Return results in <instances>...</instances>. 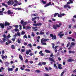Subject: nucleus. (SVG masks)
I'll return each mask as SVG.
<instances>
[{
    "mask_svg": "<svg viewBox=\"0 0 76 76\" xmlns=\"http://www.w3.org/2000/svg\"><path fill=\"white\" fill-rule=\"evenodd\" d=\"M62 24L61 23H59L58 24V25L57 24L56 25H53V28L54 29H57V28H60L61 26V25H62Z\"/></svg>",
    "mask_w": 76,
    "mask_h": 76,
    "instance_id": "obj_1",
    "label": "nucleus"
},
{
    "mask_svg": "<svg viewBox=\"0 0 76 76\" xmlns=\"http://www.w3.org/2000/svg\"><path fill=\"white\" fill-rule=\"evenodd\" d=\"M50 37H51L52 39H53V40H54V39L56 40L57 38V37L55 35H54L53 34H50Z\"/></svg>",
    "mask_w": 76,
    "mask_h": 76,
    "instance_id": "obj_2",
    "label": "nucleus"
},
{
    "mask_svg": "<svg viewBox=\"0 0 76 76\" xmlns=\"http://www.w3.org/2000/svg\"><path fill=\"white\" fill-rule=\"evenodd\" d=\"M70 2H67V5H65L64 6V8L65 9L67 7H68L69 9H71V7H70V5H68L67 4H70Z\"/></svg>",
    "mask_w": 76,
    "mask_h": 76,
    "instance_id": "obj_3",
    "label": "nucleus"
},
{
    "mask_svg": "<svg viewBox=\"0 0 76 76\" xmlns=\"http://www.w3.org/2000/svg\"><path fill=\"white\" fill-rule=\"evenodd\" d=\"M50 5H51V6H53V5L54 6V4L53 3H52L51 4V2H49L48 3L44 6V7H47L48 6H50Z\"/></svg>",
    "mask_w": 76,
    "mask_h": 76,
    "instance_id": "obj_4",
    "label": "nucleus"
},
{
    "mask_svg": "<svg viewBox=\"0 0 76 76\" xmlns=\"http://www.w3.org/2000/svg\"><path fill=\"white\" fill-rule=\"evenodd\" d=\"M49 40V39H44V38H42L41 39V43H43V42H46V41H48Z\"/></svg>",
    "mask_w": 76,
    "mask_h": 76,
    "instance_id": "obj_5",
    "label": "nucleus"
},
{
    "mask_svg": "<svg viewBox=\"0 0 76 76\" xmlns=\"http://www.w3.org/2000/svg\"><path fill=\"white\" fill-rule=\"evenodd\" d=\"M48 58L49 59V61H52L53 62H54L55 63H56V61H54V59L51 57H49Z\"/></svg>",
    "mask_w": 76,
    "mask_h": 76,
    "instance_id": "obj_6",
    "label": "nucleus"
},
{
    "mask_svg": "<svg viewBox=\"0 0 76 76\" xmlns=\"http://www.w3.org/2000/svg\"><path fill=\"white\" fill-rule=\"evenodd\" d=\"M4 24L5 26H9V25H10V23L7 22V21H6L5 22Z\"/></svg>",
    "mask_w": 76,
    "mask_h": 76,
    "instance_id": "obj_7",
    "label": "nucleus"
},
{
    "mask_svg": "<svg viewBox=\"0 0 76 76\" xmlns=\"http://www.w3.org/2000/svg\"><path fill=\"white\" fill-rule=\"evenodd\" d=\"M0 26L2 29H4V23H0Z\"/></svg>",
    "mask_w": 76,
    "mask_h": 76,
    "instance_id": "obj_8",
    "label": "nucleus"
},
{
    "mask_svg": "<svg viewBox=\"0 0 76 76\" xmlns=\"http://www.w3.org/2000/svg\"><path fill=\"white\" fill-rule=\"evenodd\" d=\"M75 61V60L72 59H69L68 60H67V61L69 62H72V61Z\"/></svg>",
    "mask_w": 76,
    "mask_h": 76,
    "instance_id": "obj_9",
    "label": "nucleus"
},
{
    "mask_svg": "<svg viewBox=\"0 0 76 76\" xmlns=\"http://www.w3.org/2000/svg\"><path fill=\"white\" fill-rule=\"evenodd\" d=\"M62 65L61 64H59L58 65V67L59 69H62Z\"/></svg>",
    "mask_w": 76,
    "mask_h": 76,
    "instance_id": "obj_10",
    "label": "nucleus"
},
{
    "mask_svg": "<svg viewBox=\"0 0 76 76\" xmlns=\"http://www.w3.org/2000/svg\"><path fill=\"white\" fill-rule=\"evenodd\" d=\"M1 57H2V59H4V58H7V56L6 55L5 56H4L2 55H1Z\"/></svg>",
    "mask_w": 76,
    "mask_h": 76,
    "instance_id": "obj_11",
    "label": "nucleus"
},
{
    "mask_svg": "<svg viewBox=\"0 0 76 76\" xmlns=\"http://www.w3.org/2000/svg\"><path fill=\"white\" fill-rule=\"evenodd\" d=\"M7 3L8 5H10L12 4V1L10 0L9 1L7 2Z\"/></svg>",
    "mask_w": 76,
    "mask_h": 76,
    "instance_id": "obj_12",
    "label": "nucleus"
},
{
    "mask_svg": "<svg viewBox=\"0 0 76 76\" xmlns=\"http://www.w3.org/2000/svg\"><path fill=\"white\" fill-rule=\"evenodd\" d=\"M13 9H15V10H20L22 9V8H13Z\"/></svg>",
    "mask_w": 76,
    "mask_h": 76,
    "instance_id": "obj_13",
    "label": "nucleus"
},
{
    "mask_svg": "<svg viewBox=\"0 0 76 76\" xmlns=\"http://www.w3.org/2000/svg\"><path fill=\"white\" fill-rule=\"evenodd\" d=\"M69 54H71V53H72V54H74V53H75V52L72 50H69Z\"/></svg>",
    "mask_w": 76,
    "mask_h": 76,
    "instance_id": "obj_14",
    "label": "nucleus"
},
{
    "mask_svg": "<svg viewBox=\"0 0 76 76\" xmlns=\"http://www.w3.org/2000/svg\"><path fill=\"white\" fill-rule=\"evenodd\" d=\"M19 56V58L21 60L23 61V59L22 58V55H21L20 54Z\"/></svg>",
    "mask_w": 76,
    "mask_h": 76,
    "instance_id": "obj_15",
    "label": "nucleus"
},
{
    "mask_svg": "<svg viewBox=\"0 0 76 76\" xmlns=\"http://www.w3.org/2000/svg\"><path fill=\"white\" fill-rule=\"evenodd\" d=\"M35 28H37V27H32V29H34V31H37L38 30V29Z\"/></svg>",
    "mask_w": 76,
    "mask_h": 76,
    "instance_id": "obj_16",
    "label": "nucleus"
},
{
    "mask_svg": "<svg viewBox=\"0 0 76 76\" xmlns=\"http://www.w3.org/2000/svg\"><path fill=\"white\" fill-rule=\"evenodd\" d=\"M45 53H51V52L50 51L47 50H45Z\"/></svg>",
    "mask_w": 76,
    "mask_h": 76,
    "instance_id": "obj_17",
    "label": "nucleus"
},
{
    "mask_svg": "<svg viewBox=\"0 0 76 76\" xmlns=\"http://www.w3.org/2000/svg\"><path fill=\"white\" fill-rule=\"evenodd\" d=\"M8 70L9 72H10V71H13V68H11L10 69V68H8Z\"/></svg>",
    "mask_w": 76,
    "mask_h": 76,
    "instance_id": "obj_18",
    "label": "nucleus"
},
{
    "mask_svg": "<svg viewBox=\"0 0 76 76\" xmlns=\"http://www.w3.org/2000/svg\"><path fill=\"white\" fill-rule=\"evenodd\" d=\"M2 6H5V7H8V6L7 5V4H5L4 3H2Z\"/></svg>",
    "mask_w": 76,
    "mask_h": 76,
    "instance_id": "obj_19",
    "label": "nucleus"
},
{
    "mask_svg": "<svg viewBox=\"0 0 76 76\" xmlns=\"http://www.w3.org/2000/svg\"><path fill=\"white\" fill-rule=\"evenodd\" d=\"M58 35L60 36V38H62L63 36H64V34H58Z\"/></svg>",
    "mask_w": 76,
    "mask_h": 76,
    "instance_id": "obj_20",
    "label": "nucleus"
},
{
    "mask_svg": "<svg viewBox=\"0 0 76 76\" xmlns=\"http://www.w3.org/2000/svg\"><path fill=\"white\" fill-rule=\"evenodd\" d=\"M54 67L56 68V69H58V67H57V65H56V64H54Z\"/></svg>",
    "mask_w": 76,
    "mask_h": 76,
    "instance_id": "obj_21",
    "label": "nucleus"
},
{
    "mask_svg": "<svg viewBox=\"0 0 76 76\" xmlns=\"http://www.w3.org/2000/svg\"><path fill=\"white\" fill-rule=\"evenodd\" d=\"M38 65L40 66H42V62H39L38 64Z\"/></svg>",
    "mask_w": 76,
    "mask_h": 76,
    "instance_id": "obj_22",
    "label": "nucleus"
},
{
    "mask_svg": "<svg viewBox=\"0 0 76 76\" xmlns=\"http://www.w3.org/2000/svg\"><path fill=\"white\" fill-rule=\"evenodd\" d=\"M11 47L12 49H13V50H15V47L14 46V45H12L11 46Z\"/></svg>",
    "mask_w": 76,
    "mask_h": 76,
    "instance_id": "obj_23",
    "label": "nucleus"
},
{
    "mask_svg": "<svg viewBox=\"0 0 76 76\" xmlns=\"http://www.w3.org/2000/svg\"><path fill=\"white\" fill-rule=\"evenodd\" d=\"M40 35H44V32H42V31H41L39 33Z\"/></svg>",
    "mask_w": 76,
    "mask_h": 76,
    "instance_id": "obj_24",
    "label": "nucleus"
},
{
    "mask_svg": "<svg viewBox=\"0 0 76 76\" xmlns=\"http://www.w3.org/2000/svg\"><path fill=\"white\" fill-rule=\"evenodd\" d=\"M37 17H36L34 18H32V21H34V20H35L37 19Z\"/></svg>",
    "mask_w": 76,
    "mask_h": 76,
    "instance_id": "obj_25",
    "label": "nucleus"
},
{
    "mask_svg": "<svg viewBox=\"0 0 76 76\" xmlns=\"http://www.w3.org/2000/svg\"><path fill=\"white\" fill-rule=\"evenodd\" d=\"M7 14L8 15H10V14H11V11H10V10H9L7 11Z\"/></svg>",
    "mask_w": 76,
    "mask_h": 76,
    "instance_id": "obj_26",
    "label": "nucleus"
},
{
    "mask_svg": "<svg viewBox=\"0 0 76 76\" xmlns=\"http://www.w3.org/2000/svg\"><path fill=\"white\" fill-rule=\"evenodd\" d=\"M14 26V27H15V28H19V25H17L15 26Z\"/></svg>",
    "mask_w": 76,
    "mask_h": 76,
    "instance_id": "obj_27",
    "label": "nucleus"
},
{
    "mask_svg": "<svg viewBox=\"0 0 76 76\" xmlns=\"http://www.w3.org/2000/svg\"><path fill=\"white\" fill-rule=\"evenodd\" d=\"M42 3L43 4H45L47 3V2L45 1H44L43 0H42Z\"/></svg>",
    "mask_w": 76,
    "mask_h": 76,
    "instance_id": "obj_28",
    "label": "nucleus"
},
{
    "mask_svg": "<svg viewBox=\"0 0 76 76\" xmlns=\"http://www.w3.org/2000/svg\"><path fill=\"white\" fill-rule=\"evenodd\" d=\"M14 31H15V32H19V30L16 28L15 29Z\"/></svg>",
    "mask_w": 76,
    "mask_h": 76,
    "instance_id": "obj_29",
    "label": "nucleus"
},
{
    "mask_svg": "<svg viewBox=\"0 0 76 76\" xmlns=\"http://www.w3.org/2000/svg\"><path fill=\"white\" fill-rule=\"evenodd\" d=\"M7 42L9 43V44L12 43V41H11L10 40H9V39H7Z\"/></svg>",
    "mask_w": 76,
    "mask_h": 76,
    "instance_id": "obj_30",
    "label": "nucleus"
},
{
    "mask_svg": "<svg viewBox=\"0 0 76 76\" xmlns=\"http://www.w3.org/2000/svg\"><path fill=\"white\" fill-rule=\"evenodd\" d=\"M42 25V23H37V26H41Z\"/></svg>",
    "mask_w": 76,
    "mask_h": 76,
    "instance_id": "obj_31",
    "label": "nucleus"
},
{
    "mask_svg": "<svg viewBox=\"0 0 76 76\" xmlns=\"http://www.w3.org/2000/svg\"><path fill=\"white\" fill-rule=\"evenodd\" d=\"M51 45H52V48L53 49H54V46H55V45L54 43H51Z\"/></svg>",
    "mask_w": 76,
    "mask_h": 76,
    "instance_id": "obj_32",
    "label": "nucleus"
},
{
    "mask_svg": "<svg viewBox=\"0 0 76 76\" xmlns=\"http://www.w3.org/2000/svg\"><path fill=\"white\" fill-rule=\"evenodd\" d=\"M31 33H32V34H31V35H32V36H33V37H35V34L33 32H32Z\"/></svg>",
    "mask_w": 76,
    "mask_h": 76,
    "instance_id": "obj_33",
    "label": "nucleus"
},
{
    "mask_svg": "<svg viewBox=\"0 0 76 76\" xmlns=\"http://www.w3.org/2000/svg\"><path fill=\"white\" fill-rule=\"evenodd\" d=\"M64 71H63L61 73V76H63V75H64Z\"/></svg>",
    "mask_w": 76,
    "mask_h": 76,
    "instance_id": "obj_34",
    "label": "nucleus"
},
{
    "mask_svg": "<svg viewBox=\"0 0 76 76\" xmlns=\"http://www.w3.org/2000/svg\"><path fill=\"white\" fill-rule=\"evenodd\" d=\"M27 24L26 22H24V23H23V26H25Z\"/></svg>",
    "mask_w": 76,
    "mask_h": 76,
    "instance_id": "obj_35",
    "label": "nucleus"
},
{
    "mask_svg": "<svg viewBox=\"0 0 76 76\" xmlns=\"http://www.w3.org/2000/svg\"><path fill=\"white\" fill-rule=\"evenodd\" d=\"M58 13H55L54 16V17H56L57 15H58Z\"/></svg>",
    "mask_w": 76,
    "mask_h": 76,
    "instance_id": "obj_36",
    "label": "nucleus"
},
{
    "mask_svg": "<svg viewBox=\"0 0 76 76\" xmlns=\"http://www.w3.org/2000/svg\"><path fill=\"white\" fill-rule=\"evenodd\" d=\"M24 22V21H23V20H21L20 21V23L21 24V25H22Z\"/></svg>",
    "mask_w": 76,
    "mask_h": 76,
    "instance_id": "obj_37",
    "label": "nucleus"
},
{
    "mask_svg": "<svg viewBox=\"0 0 76 76\" xmlns=\"http://www.w3.org/2000/svg\"><path fill=\"white\" fill-rule=\"evenodd\" d=\"M75 43H74L73 42H72L71 43L72 45H73V46H74V45H75Z\"/></svg>",
    "mask_w": 76,
    "mask_h": 76,
    "instance_id": "obj_38",
    "label": "nucleus"
},
{
    "mask_svg": "<svg viewBox=\"0 0 76 76\" xmlns=\"http://www.w3.org/2000/svg\"><path fill=\"white\" fill-rule=\"evenodd\" d=\"M18 42V44H20V39H18L17 40Z\"/></svg>",
    "mask_w": 76,
    "mask_h": 76,
    "instance_id": "obj_39",
    "label": "nucleus"
},
{
    "mask_svg": "<svg viewBox=\"0 0 76 76\" xmlns=\"http://www.w3.org/2000/svg\"><path fill=\"white\" fill-rule=\"evenodd\" d=\"M46 64V62H42V65H44V66Z\"/></svg>",
    "mask_w": 76,
    "mask_h": 76,
    "instance_id": "obj_40",
    "label": "nucleus"
},
{
    "mask_svg": "<svg viewBox=\"0 0 76 76\" xmlns=\"http://www.w3.org/2000/svg\"><path fill=\"white\" fill-rule=\"evenodd\" d=\"M33 26H38L37 23L33 24Z\"/></svg>",
    "mask_w": 76,
    "mask_h": 76,
    "instance_id": "obj_41",
    "label": "nucleus"
},
{
    "mask_svg": "<svg viewBox=\"0 0 76 76\" xmlns=\"http://www.w3.org/2000/svg\"><path fill=\"white\" fill-rule=\"evenodd\" d=\"M19 26H20V28H19L20 30H21V29H22V25H20Z\"/></svg>",
    "mask_w": 76,
    "mask_h": 76,
    "instance_id": "obj_42",
    "label": "nucleus"
},
{
    "mask_svg": "<svg viewBox=\"0 0 76 76\" xmlns=\"http://www.w3.org/2000/svg\"><path fill=\"white\" fill-rule=\"evenodd\" d=\"M25 70L26 71H27V72H30V71H31V70L29 69H26Z\"/></svg>",
    "mask_w": 76,
    "mask_h": 76,
    "instance_id": "obj_43",
    "label": "nucleus"
},
{
    "mask_svg": "<svg viewBox=\"0 0 76 76\" xmlns=\"http://www.w3.org/2000/svg\"><path fill=\"white\" fill-rule=\"evenodd\" d=\"M29 54V51L28 50H27L26 51V54L27 55H28Z\"/></svg>",
    "mask_w": 76,
    "mask_h": 76,
    "instance_id": "obj_44",
    "label": "nucleus"
},
{
    "mask_svg": "<svg viewBox=\"0 0 76 76\" xmlns=\"http://www.w3.org/2000/svg\"><path fill=\"white\" fill-rule=\"evenodd\" d=\"M69 45H70V42H69L68 43L67 45L66 46L67 48V47H68L69 46Z\"/></svg>",
    "mask_w": 76,
    "mask_h": 76,
    "instance_id": "obj_45",
    "label": "nucleus"
},
{
    "mask_svg": "<svg viewBox=\"0 0 76 76\" xmlns=\"http://www.w3.org/2000/svg\"><path fill=\"white\" fill-rule=\"evenodd\" d=\"M28 46H29V47L30 48H32V45H31V44H28Z\"/></svg>",
    "mask_w": 76,
    "mask_h": 76,
    "instance_id": "obj_46",
    "label": "nucleus"
},
{
    "mask_svg": "<svg viewBox=\"0 0 76 76\" xmlns=\"http://www.w3.org/2000/svg\"><path fill=\"white\" fill-rule=\"evenodd\" d=\"M36 72H37V73H40V72H41V71L39 70H37Z\"/></svg>",
    "mask_w": 76,
    "mask_h": 76,
    "instance_id": "obj_47",
    "label": "nucleus"
},
{
    "mask_svg": "<svg viewBox=\"0 0 76 76\" xmlns=\"http://www.w3.org/2000/svg\"><path fill=\"white\" fill-rule=\"evenodd\" d=\"M23 37H24L25 38H26V39H27L28 38V37L27 36H26V34H25L23 36Z\"/></svg>",
    "mask_w": 76,
    "mask_h": 76,
    "instance_id": "obj_48",
    "label": "nucleus"
},
{
    "mask_svg": "<svg viewBox=\"0 0 76 76\" xmlns=\"http://www.w3.org/2000/svg\"><path fill=\"white\" fill-rule=\"evenodd\" d=\"M18 4L15 3L13 5V6L14 7L15 6H18Z\"/></svg>",
    "mask_w": 76,
    "mask_h": 76,
    "instance_id": "obj_49",
    "label": "nucleus"
},
{
    "mask_svg": "<svg viewBox=\"0 0 76 76\" xmlns=\"http://www.w3.org/2000/svg\"><path fill=\"white\" fill-rule=\"evenodd\" d=\"M58 17H59V18H61V14L60 15V14H59L58 13Z\"/></svg>",
    "mask_w": 76,
    "mask_h": 76,
    "instance_id": "obj_50",
    "label": "nucleus"
},
{
    "mask_svg": "<svg viewBox=\"0 0 76 76\" xmlns=\"http://www.w3.org/2000/svg\"><path fill=\"white\" fill-rule=\"evenodd\" d=\"M67 39H72V37H67Z\"/></svg>",
    "mask_w": 76,
    "mask_h": 76,
    "instance_id": "obj_51",
    "label": "nucleus"
},
{
    "mask_svg": "<svg viewBox=\"0 0 76 76\" xmlns=\"http://www.w3.org/2000/svg\"><path fill=\"white\" fill-rule=\"evenodd\" d=\"M37 16V15L35 14H31V16Z\"/></svg>",
    "mask_w": 76,
    "mask_h": 76,
    "instance_id": "obj_52",
    "label": "nucleus"
},
{
    "mask_svg": "<svg viewBox=\"0 0 76 76\" xmlns=\"http://www.w3.org/2000/svg\"><path fill=\"white\" fill-rule=\"evenodd\" d=\"M25 34V32L24 31H22L21 34L22 35H24V34Z\"/></svg>",
    "mask_w": 76,
    "mask_h": 76,
    "instance_id": "obj_53",
    "label": "nucleus"
},
{
    "mask_svg": "<svg viewBox=\"0 0 76 76\" xmlns=\"http://www.w3.org/2000/svg\"><path fill=\"white\" fill-rule=\"evenodd\" d=\"M30 63L31 64H32V63H34V62H33V61H29Z\"/></svg>",
    "mask_w": 76,
    "mask_h": 76,
    "instance_id": "obj_54",
    "label": "nucleus"
},
{
    "mask_svg": "<svg viewBox=\"0 0 76 76\" xmlns=\"http://www.w3.org/2000/svg\"><path fill=\"white\" fill-rule=\"evenodd\" d=\"M18 71V68H16L15 70V72H16Z\"/></svg>",
    "mask_w": 76,
    "mask_h": 76,
    "instance_id": "obj_55",
    "label": "nucleus"
},
{
    "mask_svg": "<svg viewBox=\"0 0 76 76\" xmlns=\"http://www.w3.org/2000/svg\"><path fill=\"white\" fill-rule=\"evenodd\" d=\"M25 63H28V59H26L25 61Z\"/></svg>",
    "mask_w": 76,
    "mask_h": 76,
    "instance_id": "obj_56",
    "label": "nucleus"
},
{
    "mask_svg": "<svg viewBox=\"0 0 76 76\" xmlns=\"http://www.w3.org/2000/svg\"><path fill=\"white\" fill-rule=\"evenodd\" d=\"M42 45H47V43L45 42H43L42 43Z\"/></svg>",
    "mask_w": 76,
    "mask_h": 76,
    "instance_id": "obj_57",
    "label": "nucleus"
},
{
    "mask_svg": "<svg viewBox=\"0 0 76 76\" xmlns=\"http://www.w3.org/2000/svg\"><path fill=\"white\" fill-rule=\"evenodd\" d=\"M69 1H70V3H72V4H73V2L72 1V0H69Z\"/></svg>",
    "mask_w": 76,
    "mask_h": 76,
    "instance_id": "obj_58",
    "label": "nucleus"
},
{
    "mask_svg": "<svg viewBox=\"0 0 76 76\" xmlns=\"http://www.w3.org/2000/svg\"><path fill=\"white\" fill-rule=\"evenodd\" d=\"M3 37L4 38H7V37H6V35L5 34H4L3 35Z\"/></svg>",
    "mask_w": 76,
    "mask_h": 76,
    "instance_id": "obj_59",
    "label": "nucleus"
},
{
    "mask_svg": "<svg viewBox=\"0 0 76 76\" xmlns=\"http://www.w3.org/2000/svg\"><path fill=\"white\" fill-rule=\"evenodd\" d=\"M3 42H5V41H6V39H5V38H3Z\"/></svg>",
    "mask_w": 76,
    "mask_h": 76,
    "instance_id": "obj_60",
    "label": "nucleus"
},
{
    "mask_svg": "<svg viewBox=\"0 0 76 76\" xmlns=\"http://www.w3.org/2000/svg\"><path fill=\"white\" fill-rule=\"evenodd\" d=\"M72 20L73 22H75V18H73L72 19Z\"/></svg>",
    "mask_w": 76,
    "mask_h": 76,
    "instance_id": "obj_61",
    "label": "nucleus"
},
{
    "mask_svg": "<svg viewBox=\"0 0 76 76\" xmlns=\"http://www.w3.org/2000/svg\"><path fill=\"white\" fill-rule=\"evenodd\" d=\"M44 76H49V75H48V74H47L45 73L44 74Z\"/></svg>",
    "mask_w": 76,
    "mask_h": 76,
    "instance_id": "obj_62",
    "label": "nucleus"
},
{
    "mask_svg": "<svg viewBox=\"0 0 76 76\" xmlns=\"http://www.w3.org/2000/svg\"><path fill=\"white\" fill-rule=\"evenodd\" d=\"M23 44H24V45H26L27 44V43L25 42H24Z\"/></svg>",
    "mask_w": 76,
    "mask_h": 76,
    "instance_id": "obj_63",
    "label": "nucleus"
},
{
    "mask_svg": "<svg viewBox=\"0 0 76 76\" xmlns=\"http://www.w3.org/2000/svg\"><path fill=\"white\" fill-rule=\"evenodd\" d=\"M73 73H76V69H75L74 71H73Z\"/></svg>",
    "mask_w": 76,
    "mask_h": 76,
    "instance_id": "obj_64",
    "label": "nucleus"
}]
</instances>
